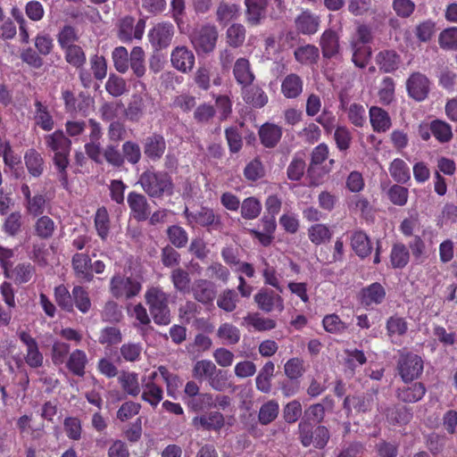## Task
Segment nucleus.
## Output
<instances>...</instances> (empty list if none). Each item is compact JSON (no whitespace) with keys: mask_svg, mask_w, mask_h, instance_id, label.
<instances>
[{"mask_svg":"<svg viewBox=\"0 0 457 457\" xmlns=\"http://www.w3.org/2000/svg\"><path fill=\"white\" fill-rule=\"evenodd\" d=\"M137 184L150 198L161 199L174 194L172 177L166 170L147 169L140 174Z\"/></svg>","mask_w":457,"mask_h":457,"instance_id":"nucleus-1","label":"nucleus"},{"mask_svg":"<svg viewBox=\"0 0 457 457\" xmlns=\"http://www.w3.org/2000/svg\"><path fill=\"white\" fill-rule=\"evenodd\" d=\"M145 303L155 324L166 326L170 323L169 295L160 287H150L145 294Z\"/></svg>","mask_w":457,"mask_h":457,"instance_id":"nucleus-2","label":"nucleus"},{"mask_svg":"<svg viewBox=\"0 0 457 457\" xmlns=\"http://www.w3.org/2000/svg\"><path fill=\"white\" fill-rule=\"evenodd\" d=\"M396 369L401 378L408 383L422 374L424 362L420 355L403 349L399 351Z\"/></svg>","mask_w":457,"mask_h":457,"instance_id":"nucleus-3","label":"nucleus"},{"mask_svg":"<svg viewBox=\"0 0 457 457\" xmlns=\"http://www.w3.org/2000/svg\"><path fill=\"white\" fill-rule=\"evenodd\" d=\"M218 38L217 27L207 23L194 30L191 35V43L198 54H208L214 51Z\"/></svg>","mask_w":457,"mask_h":457,"instance_id":"nucleus-4","label":"nucleus"},{"mask_svg":"<svg viewBox=\"0 0 457 457\" xmlns=\"http://www.w3.org/2000/svg\"><path fill=\"white\" fill-rule=\"evenodd\" d=\"M44 139L46 147L54 154V163L62 166L69 160L71 140L62 129H57L45 136Z\"/></svg>","mask_w":457,"mask_h":457,"instance_id":"nucleus-5","label":"nucleus"},{"mask_svg":"<svg viewBox=\"0 0 457 457\" xmlns=\"http://www.w3.org/2000/svg\"><path fill=\"white\" fill-rule=\"evenodd\" d=\"M184 215L189 223L205 228L208 231L220 230L223 227L220 214L208 206H201L195 212H190L186 208Z\"/></svg>","mask_w":457,"mask_h":457,"instance_id":"nucleus-6","label":"nucleus"},{"mask_svg":"<svg viewBox=\"0 0 457 457\" xmlns=\"http://www.w3.org/2000/svg\"><path fill=\"white\" fill-rule=\"evenodd\" d=\"M62 50L63 51L66 62L79 70V77L83 87H90L92 85V75L89 71L84 68L87 57L83 48L79 45H75Z\"/></svg>","mask_w":457,"mask_h":457,"instance_id":"nucleus-7","label":"nucleus"},{"mask_svg":"<svg viewBox=\"0 0 457 457\" xmlns=\"http://www.w3.org/2000/svg\"><path fill=\"white\" fill-rule=\"evenodd\" d=\"M142 289L141 283L131 277L115 275L110 281V292L116 299H131Z\"/></svg>","mask_w":457,"mask_h":457,"instance_id":"nucleus-8","label":"nucleus"},{"mask_svg":"<svg viewBox=\"0 0 457 457\" xmlns=\"http://www.w3.org/2000/svg\"><path fill=\"white\" fill-rule=\"evenodd\" d=\"M117 36L123 43H131L133 39L141 40L145 29V20L126 15L119 20Z\"/></svg>","mask_w":457,"mask_h":457,"instance_id":"nucleus-9","label":"nucleus"},{"mask_svg":"<svg viewBox=\"0 0 457 457\" xmlns=\"http://www.w3.org/2000/svg\"><path fill=\"white\" fill-rule=\"evenodd\" d=\"M406 91L410 98L416 102H423L430 93V79L420 71L412 72L406 79Z\"/></svg>","mask_w":457,"mask_h":457,"instance_id":"nucleus-10","label":"nucleus"},{"mask_svg":"<svg viewBox=\"0 0 457 457\" xmlns=\"http://www.w3.org/2000/svg\"><path fill=\"white\" fill-rule=\"evenodd\" d=\"M174 36V26L169 21L155 24L148 32L151 46L157 51L167 48Z\"/></svg>","mask_w":457,"mask_h":457,"instance_id":"nucleus-11","label":"nucleus"},{"mask_svg":"<svg viewBox=\"0 0 457 457\" xmlns=\"http://www.w3.org/2000/svg\"><path fill=\"white\" fill-rule=\"evenodd\" d=\"M19 339L26 346L25 361L30 368L37 369L43 366L44 356L39 351L37 340L27 331L18 334Z\"/></svg>","mask_w":457,"mask_h":457,"instance_id":"nucleus-12","label":"nucleus"},{"mask_svg":"<svg viewBox=\"0 0 457 457\" xmlns=\"http://www.w3.org/2000/svg\"><path fill=\"white\" fill-rule=\"evenodd\" d=\"M127 203L130 209V214L136 220L144 221L148 219L151 206L144 194L130 191L127 195Z\"/></svg>","mask_w":457,"mask_h":457,"instance_id":"nucleus-13","label":"nucleus"},{"mask_svg":"<svg viewBox=\"0 0 457 457\" xmlns=\"http://www.w3.org/2000/svg\"><path fill=\"white\" fill-rule=\"evenodd\" d=\"M254 302L258 308L264 312H271L274 310L281 312L284 310L283 298L270 289H260L254 295Z\"/></svg>","mask_w":457,"mask_h":457,"instance_id":"nucleus-14","label":"nucleus"},{"mask_svg":"<svg viewBox=\"0 0 457 457\" xmlns=\"http://www.w3.org/2000/svg\"><path fill=\"white\" fill-rule=\"evenodd\" d=\"M349 239L353 252L361 260H364L371 254L373 250L372 242L364 230L361 228L353 230Z\"/></svg>","mask_w":457,"mask_h":457,"instance_id":"nucleus-15","label":"nucleus"},{"mask_svg":"<svg viewBox=\"0 0 457 457\" xmlns=\"http://www.w3.org/2000/svg\"><path fill=\"white\" fill-rule=\"evenodd\" d=\"M170 62L176 70L187 73L195 65V54L187 46H177L171 52Z\"/></svg>","mask_w":457,"mask_h":457,"instance_id":"nucleus-16","label":"nucleus"},{"mask_svg":"<svg viewBox=\"0 0 457 457\" xmlns=\"http://www.w3.org/2000/svg\"><path fill=\"white\" fill-rule=\"evenodd\" d=\"M166 151V140L158 133L148 136L144 142V154L153 162L159 161Z\"/></svg>","mask_w":457,"mask_h":457,"instance_id":"nucleus-17","label":"nucleus"},{"mask_svg":"<svg viewBox=\"0 0 457 457\" xmlns=\"http://www.w3.org/2000/svg\"><path fill=\"white\" fill-rule=\"evenodd\" d=\"M190 291L195 301L205 305L212 304L216 295L213 283L204 278L195 279Z\"/></svg>","mask_w":457,"mask_h":457,"instance_id":"nucleus-18","label":"nucleus"},{"mask_svg":"<svg viewBox=\"0 0 457 457\" xmlns=\"http://www.w3.org/2000/svg\"><path fill=\"white\" fill-rule=\"evenodd\" d=\"M320 19L310 10L302 11L295 19L296 30L303 35H313L320 27Z\"/></svg>","mask_w":457,"mask_h":457,"instance_id":"nucleus-19","label":"nucleus"},{"mask_svg":"<svg viewBox=\"0 0 457 457\" xmlns=\"http://www.w3.org/2000/svg\"><path fill=\"white\" fill-rule=\"evenodd\" d=\"M233 76L241 87L251 86L255 79L248 59L240 57L236 60L233 66Z\"/></svg>","mask_w":457,"mask_h":457,"instance_id":"nucleus-20","label":"nucleus"},{"mask_svg":"<svg viewBox=\"0 0 457 457\" xmlns=\"http://www.w3.org/2000/svg\"><path fill=\"white\" fill-rule=\"evenodd\" d=\"M258 134L260 141L264 147L274 148L282 137L283 129L277 124L266 122L261 126Z\"/></svg>","mask_w":457,"mask_h":457,"instance_id":"nucleus-21","label":"nucleus"},{"mask_svg":"<svg viewBox=\"0 0 457 457\" xmlns=\"http://www.w3.org/2000/svg\"><path fill=\"white\" fill-rule=\"evenodd\" d=\"M141 400H162V387L158 381V373L152 371L142 379Z\"/></svg>","mask_w":457,"mask_h":457,"instance_id":"nucleus-22","label":"nucleus"},{"mask_svg":"<svg viewBox=\"0 0 457 457\" xmlns=\"http://www.w3.org/2000/svg\"><path fill=\"white\" fill-rule=\"evenodd\" d=\"M386 335L393 344H400L401 338L408 331V322L405 318L394 314L386 322Z\"/></svg>","mask_w":457,"mask_h":457,"instance_id":"nucleus-23","label":"nucleus"},{"mask_svg":"<svg viewBox=\"0 0 457 457\" xmlns=\"http://www.w3.org/2000/svg\"><path fill=\"white\" fill-rule=\"evenodd\" d=\"M71 266L76 278L86 282H91L94 278L91 271V258L87 253H77L72 256Z\"/></svg>","mask_w":457,"mask_h":457,"instance_id":"nucleus-24","label":"nucleus"},{"mask_svg":"<svg viewBox=\"0 0 457 457\" xmlns=\"http://www.w3.org/2000/svg\"><path fill=\"white\" fill-rule=\"evenodd\" d=\"M246 6V21L252 26H257L265 18L268 0H245Z\"/></svg>","mask_w":457,"mask_h":457,"instance_id":"nucleus-25","label":"nucleus"},{"mask_svg":"<svg viewBox=\"0 0 457 457\" xmlns=\"http://www.w3.org/2000/svg\"><path fill=\"white\" fill-rule=\"evenodd\" d=\"M320 46L324 58L335 57L340 49L337 33L332 29H326L320 37Z\"/></svg>","mask_w":457,"mask_h":457,"instance_id":"nucleus-26","label":"nucleus"},{"mask_svg":"<svg viewBox=\"0 0 457 457\" xmlns=\"http://www.w3.org/2000/svg\"><path fill=\"white\" fill-rule=\"evenodd\" d=\"M87 362L88 360L85 351L75 349L70 353L65 367L72 375L83 377L86 373Z\"/></svg>","mask_w":457,"mask_h":457,"instance_id":"nucleus-27","label":"nucleus"},{"mask_svg":"<svg viewBox=\"0 0 457 457\" xmlns=\"http://www.w3.org/2000/svg\"><path fill=\"white\" fill-rule=\"evenodd\" d=\"M401 57L395 50H382L376 55V63L385 73L395 71L400 65Z\"/></svg>","mask_w":457,"mask_h":457,"instance_id":"nucleus-28","label":"nucleus"},{"mask_svg":"<svg viewBox=\"0 0 457 457\" xmlns=\"http://www.w3.org/2000/svg\"><path fill=\"white\" fill-rule=\"evenodd\" d=\"M241 7L237 4L221 1L216 10V21L221 26H227L231 21L237 20Z\"/></svg>","mask_w":457,"mask_h":457,"instance_id":"nucleus-29","label":"nucleus"},{"mask_svg":"<svg viewBox=\"0 0 457 457\" xmlns=\"http://www.w3.org/2000/svg\"><path fill=\"white\" fill-rule=\"evenodd\" d=\"M303 80L295 73L287 75L281 82V93L287 99L297 98L303 93Z\"/></svg>","mask_w":457,"mask_h":457,"instance_id":"nucleus-30","label":"nucleus"},{"mask_svg":"<svg viewBox=\"0 0 457 457\" xmlns=\"http://www.w3.org/2000/svg\"><path fill=\"white\" fill-rule=\"evenodd\" d=\"M243 100L254 108H262L268 103V96L264 90L256 85L241 87Z\"/></svg>","mask_w":457,"mask_h":457,"instance_id":"nucleus-31","label":"nucleus"},{"mask_svg":"<svg viewBox=\"0 0 457 457\" xmlns=\"http://www.w3.org/2000/svg\"><path fill=\"white\" fill-rule=\"evenodd\" d=\"M385 297L386 290L378 282H374L362 288L361 293V302L364 306L380 304L384 301Z\"/></svg>","mask_w":457,"mask_h":457,"instance_id":"nucleus-32","label":"nucleus"},{"mask_svg":"<svg viewBox=\"0 0 457 457\" xmlns=\"http://www.w3.org/2000/svg\"><path fill=\"white\" fill-rule=\"evenodd\" d=\"M369 113L370 121L375 132H386L390 129L392 122L386 111L381 107L372 106L370 108Z\"/></svg>","mask_w":457,"mask_h":457,"instance_id":"nucleus-33","label":"nucleus"},{"mask_svg":"<svg viewBox=\"0 0 457 457\" xmlns=\"http://www.w3.org/2000/svg\"><path fill=\"white\" fill-rule=\"evenodd\" d=\"M34 106L35 124L45 131L52 130L54 127V120L48 110V107L38 100L35 101Z\"/></svg>","mask_w":457,"mask_h":457,"instance_id":"nucleus-34","label":"nucleus"},{"mask_svg":"<svg viewBox=\"0 0 457 457\" xmlns=\"http://www.w3.org/2000/svg\"><path fill=\"white\" fill-rule=\"evenodd\" d=\"M36 273L35 266L30 262L18 263L13 269H10L5 278L13 279L17 284L29 282Z\"/></svg>","mask_w":457,"mask_h":457,"instance_id":"nucleus-35","label":"nucleus"},{"mask_svg":"<svg viewBox=\"0 0 457 457\" xmlns=\"http://www.w3.org/2000/svg\"><path fill=\"white\" fill-rule=\"evenodd\" d=\"M275 365L271 361H267L260 370L256 378V388L262 393L271 391V379L274 376Z\"/></svg>","mask_w":457,"mask_h":457,"instance_id":"nucleus-36","label":"nucleus"},{"mask_svg":"<svg viewBox=\"0 0 457 457\" xmlns=\"http://www.w3.org/2000/svg\"><path fill=\"white\" fill-rule=\"evenodd\" d=\"M56 229L55 222L46 215L38 216L34 224V234L43 240L50 239Z\"/></svg>","mask_w":457,"mask_h":457,"instance_id":"nucleus-37","label":"nucleus"},{"mask_svg":"<svg viewBox=\"0 0 457 457\" xmlns=\"http://www.w3.org/2000/svg\"><path fill=\"white\" fill-rule=\"evenodd\" d=\"M118 381L122 390L129 395L137 397L140 393L138 376L135 372L121 371Z\"/></svg>","mask_w":457,"mask_h":457,"instance_id":"nucleus-38","label":"nucleus"},{"mask_svg":"<svg viewBox=\"0 0 457 457\" xmlns=\"http://www.w3.org/2000/svg\"><path fill=\"white\" fill-rule=\"evenodd\" d=\"M388 170L393 179L398 184H406L411 179L410 168L403 159H394Z\"/></svg>","mask_w":457,"mask_h":457,"instance_id":"nucleus-39","label":"nucleus"},{"mask_svg":"<svg viewBox=\"0 0 457 457\" xmlns=\"http://www.w3.org/2000/svg\"><path fill=\"white\" fill-rule=\"evenodd\" d=\"M410 261V252L403 243L393 245L390 252V264L394 269L404 268Z\"/></svg>","mask_w":457,"mask_h":457,"instance_id":"nucleus-40","label":"nucleus"},{"mask_svg":"<svg viewBox=\"0 0 457 457\" xmlns=\"http://www.w3.org/2000/svg\"><path fill=\"white\" fill-rule=\"evenodd\" d=\"M307 233L310 241L315 245L325 244L330 240L333 235L330 228L323 223H316L312 225L308 228Z\"/></svg>","mask_w":457,"mask_h":457,"instance_id":"nucleus-41","label":"nucleus"},{"mask_svg":"<svg viewBox=\"0 0 457 457\" xmlns=\"http://www.w3.org/2000/svg\"><path fill=\"white\" fill-rule=\"evenodd\" d=\"M145 52L140 46H134L130 52L129 67L137 78H142L145 74Z\"/></svg>","mask_w":457,"mask_h":457,"instance_id":"nucleus-42","label":"nucleus"},{"mask_svg":"<svg viewBox=\"0 0 457 457\" xmlns=\"http://www.w3.org/2000/svg\"><path fill=\"white\" fill-rule=\"evenodd\" d=\"M26 168L33 177H39L44 170V160L35 149H29L24 155Z\"/></svg>","mask_w":457,"mask_h":457,"instance_id":"nucleus-43","label":"nucleus"},{"mask_svg":"<svg viewBox=\"0 0 457 457\" xmlns=\"http://www.w3.org/2000/svg\"><path fill=\"white\" fill-rule=\"evenodd\" d=\"M353 52L352 61L358 68H365L371 57V47L370 46L358 45L356 42H349Z\"/></svg>","mask_w":457,"mask_h":457,"instance_id":"nucleus-44","label":"nucleus"},{"mask_svg":"<svg viewBox=\"0 0 457 457\" xmlns=\"http://www.w3.org/2000/svg\"><path fill=\"white\" fill-rule=\"evenodd\" d=\"M193 424L195 426L200 425L207 430H219L224 425V418L220 412L213 411L208 415L194 418Z\"/></svg>","mask_w":457,"mask_h":457,"instance_id":"nucleus-45","label":"nucleus"},{"mask_svg":"<svg viewBox=\"0 0 457 457\" xmlns=\"http://www.w3.org/2000/svg\"><path fill=\"white\" fill-rule=\"evenodd\" d=\"M245 37L246 29L245 26L240 23H233L226 30V42L233 48L242 46Z\"/></svg>","mask_w":457,"mask_h":457,"instance_id":"nucleus-46","label":"nucleus"},{"mask_svg":"<svg viewBox=\"0 0 457 457\" xmlns=\"http://www.w3.org/2000/svg\"><path fill=\"white\" fill-rule=\"evenodd\" d=\"M432 135L441 144L449 143L453 137L452 126L442 120L436 119L431 121Z\"/></svg>","mask_w":457,"mask_h":457,"instance_id":"nucleus-47","label":"nucleus"},{"mask_svg":"<svg viewBox=\"0 0 457 457\" xmlns=\"http://www.w3.org/2000/svg\"><path fill=\"white\" fill-rule=\"evenodd\" d=\"M72 302L73 307L76 306V308L83 314L87 313L92 306L89 293L81 286L73 287Z\"/></svg>","mask_w":457,"mask_h":457,"instance_id":"nucleus-48","label":"nucleus"},{"mask_svg":"<svg viewBox=\"0 0 457 457\" xmlns=\"http://www.w3.org/2000/svg\"><path fill=\"white\" fill-rule=\"evenodd\" d=\"M294 55L295 60L301 64H313L316 63L319 56L320 51L319 48L313 45H305L297 47Z\"/></svg>","mask_w":457,"mask_h":457,"instance_id":"nucleus-49","label":"nucleus"},{"mask_svg":"<svg viewBox=\"0 0 457 457\" xmlns=\"http://www.w3.org/2000/svg\"><path fill=\"white\" fill-rule=\"evenodd\" d=\"M305 371V361L300 357H292L284 364V372L287 378L299 380Z\"/></svg>","mask_w":457,"mask_h":457,"instance_id":"nucleus-50","label":"nucleus"},{"mask_svg":"<svg viewBox=\"0 0 457 457\" xmlns=\"http://www.w3.org/2000/svg\"><path fill=\"white\" fill-rule=\"evenodd\" d=\"M170 281L176 291L181 294L190 292L189 273L182 268H176L171 271Z\"/></svg>","mask_w":457,"mask_h":457,"instance_id":"nucleus-51","label":"nucleus"},{"mask_svg":"<svg viewBox=\"0 0 457 457\" xmlns=\"http://www.w3.org/2000/svg\"><path fill=\"white\" fill-rule=\"evenodd\" d=\"M94 222L99 237L102 240H106L110 230V217L108 211L104 206L97 209Z\"/></svg>","mask_w":457,"mask_h":457,"instance_id":"nucleus-52","label":"nucleus"},{"mask_svg":"<svg viewBox=\"0 0 457 457\" xmlns=\"http://www.w3.org/2000/svg\"><path fill=\"white\" fill-rule=\"evenodd\" d=\"M104 161L115 169H120L124 165V157L118 145L110 143L103 148V162Z\"/></svg>","mask_w":457,"mask_h":457,"instance_id":"nucleus-53","label":"nucleus"},{"mask_svg":"<svg viewBox=\"0 0 457 457\" xmlns=\"http://www.w3.org/2000/svg\"><path fill=\"white\" fill-rule=\"evenodd\" d=\"M54 296L57 305L64 312H73L72 292L70 293L64 285L54 287Z\"/></svg>","mask_w":457,"mask_h":457,"instance_id":"nucleus-54","label":"nucleus"},{"mask_svg":"<svg viewBox=\"0 0 457 457\" xmlns=\"http://www.w3.org/2000/svg\"><path fill=\"white\" fill-rule=\"evenodd\" d=\"M438 45L445 51H457V27L443 29L438 36Z\"/></svg>","mask_w":457,"mask_h":457,"instance_id":"nucleus-55","label":"nucleus"},{"mask_svg":"<svg viewBox=\"0 0 457 457\" xmlns=\"http://www.w3.org/2000/svg\"><path fill=\"white\" fill-rule=\"evenodd\" d=\"M216 365L210 360H201L194 363L192 369V377L202 382L208 380L212 372H215Z\"/></svg>","mask_w":457,"mask_h":457,"instance_id":"nucleus-56","label":"nucleus"},{"mask_svg":"<svg viewBox=\"0 0 457 457\" xmlns=\"http://www.w3.org/2000/svg\"><path fill=\"white\" fill-rule=\"evenodd\" d=\"M245 322L257 331H267L276 328V321L272 319L261 317L259 313H249L244 318Z\"/></svg>","mask_w":457,"mask_h":457,"instance_id":"nucleus-57","label":"nucleus"},{"mask_svg":"<svg viewBox=\"0 0 457 457\" xmlns=\"http://www.w3.org/2000/svg\"><path fill=\"white\" fill-rule=\"evenodd\" d=\"M261 212V202L253 196L244 199L240 205L241 216L245 220H253L257 218Z\"/></svg>","mask_w":457,"mask_h":457,"instance_id":"nucleus-58","label":"nucleus"},{"mask_svg":"<svg viewBox=\"0 0 457 457\" xmlns=\"http://www.w3.org/2000/svg\"><path fill=\"white\" fill-rule=\"evenodd\" d=\"M306 163L302 154H296L287 169V179L293 181H299L305 171Z\"/></svg>","mask_w":457,"mask_h":457,"instance_id":"nucleus-59","label":"nucleus"},{"mask_svg":"<svg viewBox=\"0 0 457 457\" xmlns=\"http://www.w3.org/2000/svg\"><path fill=\"white\" fill-rule=\"evenodd\" d=\"M71 347L68 343L62 341H54L51 348L52 362L55 366L65 364L71 352Z\"/></svg>","mask_w":457,"mask_h":457,"instance_id":"nucleus-60","label":"nucleus"},{"mask_svg":"<svg viewBox=\"0 0 457 457\" xmlns=\"http://www.w3.org/2000/svg\"><path fill=\"white\" fill-rule=\"evenodd\" d=\"M238 303L237 293L234 289H225L217 299V305L226 312H232Z\"/></svg>","mask_w":457,"mask_h":457,"instance_id":"nucleus-61","label":"nucleus"},{"mask_svg":"<svg viewBox=\"0 0 457 457\" xmlns=\"http://www.w3.org/2000/svg\"><path fill=\"white\" fill-rule=\"evenodd\" d=\"M346 204L350 211L360 212L363 217H366L372 210L368 198L360 195H353L347 197Z\"/></svg>","mask_w":457,"mask_h":457,"instance_id":"nucleus-62","label":"nucleus"},{"mask_svg":"<svg viewBox=\"0 0 457 457\" xmlns=\"http://www.w3.org/2000/svg\"><path fill=\"white\" fill-rule=\"evenodd\" d=\"M265 175L264 166L260 160L256 157L249 162L244 169V176L246 180L255 182L263 178Z\"/></svg>","mask_w":457,"mask_h":457,"instance_id":"nucleus-63","label":"nucleus"},{"mask_svg":"<svg viewBox=\"0 0 457 457\" xmlns=\"http://www.w3.org/2000/svg\"><path fill=\"white\" fill-rule=\"evenodd\" d=\"M122 340L120 330L116 327H105L100 331L98 337L99 344L105 346H112L120 344Z\"/></svg>","mask_w":457,"mask_h":457,"instance_id":"nucleus-64","label":"nucleus"}]
</instances>
